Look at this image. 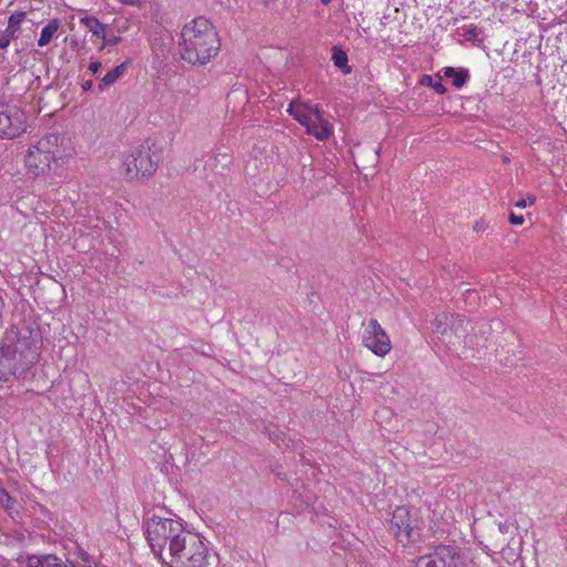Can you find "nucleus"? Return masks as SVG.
I'll return each mask as SVG.
<instances>
[{"label": "nucleus", "instance_id": "f257e3e1", "mask_svg": "<svg viewBox=\"0 0 567 567\" xmlns=\"http://www.w3.org/2000/svg\"><path fill=\"white\" fill-rule=\"evenodd\" d=\"M181 58L193 65H204L220 50L218 33L204 17L195 18L181 32Z\"/></svg>", "mask_w": 567, "mask_h": 567}, {"label": "nucleus", "instance_id": "f03ea898", "mask_svg": "<svg viewBox=\"0 0 567 567\" xmlns=\"http://www.w3.org/2000/svg\"><path fill=\"white\" fill-rule=\"evenodd\" d=\"M64 137L60 134H47L31 145L24 157L27 174L30 177L47 176L63 156L61 145Z\"/></svg>", "mask_w": 567, "mask_h": 567}, {"label": "nucleus", "instance_id": "7ed1b4c3", "mask_svg": "<svg viewBox=\"0 0 567 567\" xmlns=\"http://www.w3.org/2000/svg\"><path fill=\"white\" fill-rule=\"evenodd\" d=\"M189 533L181 520L153 515L146 522L147 542L154 555L161 560L173 551L176 539H183L184 535Z\"/></svg>", "mask_w": 567, "mask_h": 567}, {"label": "nucleus", "instance_id": "20e7f679", "mask_svg": "<svg viewBox=\"0 0 567 567\" xmlns=\"http://www.w3.org/2000/svg\"><path fill=\"white\" fill-rule=\"evenodd\" d=\"M209 550L198 534L189 533L183 539H176L173 551L162 561L171 567H208Z\"/></svg>", "mask_w": 567, "mask_h": 567}, {"label": "nucleus", "instance_id": "39448f33", "mask_svg": "<svg viewBox=\"0 0 567 567\" xmlns=\"http://www.w3.org/2000/svg\"><path fill=\"white\" fill-rule=\"evenodd\" d=\"M1 342L21 354L24 353V359L38 360L42 347L40 326L34 320L21 319L6 330Z\"/></svg>", "mask_w": 567, "mask_h": 567}, {"label": "nucleus", "instance_id": "423d86ee", "mask_svg": "<svg viewBox=\"0 0 567 567\" xmlns=\"http://www.w3.org/2000/svg\"><path fill=\"white\" fill-rule=\"evenodd\" d=\"M38 360L24 359V353H19L12 348L0 346V381L27 380Z\"/></svg>", "mask_w": 567, "mask_h": 567}, {"label": "nucleus", "instance_id": "0eeeda50", "mask_svg": "<svg viewBox=\"0 0 567 567\" xmlns=\"http://www.w3.org/2000/svg\"><path fill=\"white\" fill-rule=\"evenodd\" d=\"M158 166L157 159H153L150 147L140 146L128 154L124 162V173L128 179L135 177H150Z\"/></svg>", "mask_w": 567, "mask_h": 567}, {"label": "nucleus", "instance_id": "6e6552de", "mask_svg": "<svg viewBox=\"0 0 567 567\" xmlns=\"http://www.w3.org/2000/svg\"><path fill=\"white\" fill-rule=\"evenodd\" d=\"M415 567H465V560L458 547L439 545L433 553L419 557Z\"/></svg>", "mask_w": 567, "mask_h": 567}, {"label": "nucleus", "instance_id": "1a4fd4ad", "mask_svg": "<svg viewBox=\"0 0 567 567\" xmlns=\"http://www.w3.org/2000/svg\"><path fill=\"white\" fill-rule=\"evenodd\" d=\"M390 530L400 543H415L420 539V532L414 520L411 518L410 511L405 506H399L392 514L390 520Z\"/></svg>", "mask_w": 567, "mask_h": 567}, {"label": "nucleus", "instance_id": "9d476101", "mask_svg": "<svg viewBox=\"0 0 567 567\" xmlns=\"http://www.w3.org/2000/svg\"><path fill=\"white\" fill-rule=\"evenodd\" d=\"M27 115L14 105H0V137L16 138L25 131Z\"/></svg>", "mask_w": 567, "mask_h": 567}, {"label": "nucleus", "instance_id": "9b49d317", "mask_svg": "<svg viewBox=\"0 0 567 567\" xmlns=\"http://www.w3.org/2000/svg\"><path fill=\"white\" fill-rule=\"evenodd\" d=\"M363 343L374 354L384 357L391 350V341L377 319H370L363 337Z\"/></svg>", "mask_w": 567, "mask_h": 567}, {"label": "nucleus", "instance_id": "f8f14e48", "mask_svg": "<svg viewBox=\"0 0 567 567\" xmlns=\"http://www.w3.org/2000/svg\"><path fill=\"white\" fill-rule=\"evenodd\" d=\"M287 112L306 128L312 123L311 114L308 113V104L306 103L292 101Z\"/></svg>", "mask_w": 567, "mask_h": 567}, {"label": "nucleus", "instance_id": "ddd939ff", "mask_svg": "<svg viewBox=\"0 0 567 567\" xmlns=\"http://www.w3.org/2000/svg\"><path fill=\"white\" fill-rule=\"evenodd\" d=\"M443 72L445 78L452 80V84L456 89L463 87L470 79V72L467 69L447 66L443 69Z\"/></svg>", "mask_w": 567, "mask_h": 567}, {"label": "nucleus", "instance_id": "4468645a", "mask_svg": "<svg viewBox=\"0 0 567 567\" xmlns=\"http://www.w3.org/2000/svg\"><path fill=\"white\" fill-rule=\"evenodd\" d=\"M307 133L313 135L319 141H326L332 134L331 124L323 117L320 122H312L307 127Z\"/></svg>", "mask_w": 567, "mask_h": 567}, {"label": "nucleus", "instance_id": "2eb2a0df", "mask_svg": "<svg viewBox=\"0 0 567 567\" xmlns=\"http://www.w3.org/2000/svg\"><path fill=\"white\" fill-rule=\"evenodd\" d=\"M130 62L125 61L115 68H113L111 71H109L100 81L99 89L103 91L105 87L114 84L120 78L124 75L128 68Z\"/></svg>", "mask_w": 567, "mask_h": 567}, {"label": "nucleus", "instance_id": "dca6fc26", "mask_svg": "<svg viewBox=\"0 0 567 567\" xmlns=\"http://www.w3.org/2000/svg\"><path fill=\"white\" fill-rule=\"evenodd\" d=\"M212 159V169L216 174L224 176L230 172V165L233 163L231 155L227 153H218Z\"/></svg>", "mask_w": 567, "mask_h": 567}, {"label": "nucleus", "instance_id": "f3484780", "mask_svg": "<svg viewBox=\"0 0 567 567\" xmlns=\"http://www.w3.org/2000/svg\"><path fill=\"white\" fill-rule=\"evenodd\" d=\"M80 22L84 24L96 38L105 39L106 25L101 23L96 17L85 16L80 19Z\"/></svg>", "mask_w": 567, "mask_h": 567}, {"label": "nucleus", "instance_id": "a211bd4d", "mask_svg": "<svg viewBox=\"0 0 567 567\" xmlns=\"http://www.w3.org/2000/svg\"><path fill=\"white\" fill-rule=\"evenodd\" d=\"M332 61L333 64L340 69L343 74L351 73V66L348 64V54L340 47L334 45L332 48Z\"/></svg>", "mask_w": 567, "mask_h": 567}, {"label": "nucleus", "instance_id": "6ab92c4d", "mask_svg": "<svg viewBox=\"0 0 567 567\" xmlns=\"http://www.w3.org/2000/svg\"><path fill=\"white\" fill-rule=\"evenodd\" d=\"M59 27L60 21L58 19L50 20L49 23L41 31L40 38L38 40V45L41 48L48 45L51 42L54 33L58 31Z\"/></svg>", "mask_w": 567, "mask_h": 567}, {"label": "nucleus", "instance_id": "aec40b11", "mask_svg": "<svg viewBox=\"0 0 567 567\" xmlns=\"http://www.w3.org/2000/svg\"><path fill=\"white\" fill-rule=\"evenodd\" d=\"M453 319V313L443 312L432 321L433 332L445 336L450 331V322Z\"/></svg>", "mask_w": 567, "mask_h": 567}, {"label": "nucleus", "instance_id": "412c9836", "mask_svg": "<svg viewBox=\"0 0 567 567\" xmlns=\"http://www.w3.org/2000/svg\"><path fill=\"white\" fill-rule=\"evenodd\" d=\"M451 321L450 331L457 338H464L466 336L465 318L453 313Z\"/></svg>", "mask_w": 567, "mask_h": 567}, {"label": "nucleus", "instance_id": "4be33fe9", "mask_svg": "<svg viewBox=\"0 0 567 567\" xmlns=\"http://www.w3.org/2000/svg\"><path fill=\"white\" fill-rule=\"evenodd\" d=\"M25 18V12L19 11L16 13H12L9 17L8 27L6 31L10 33L11 35H14V33L20 29L21 23L23 22Z\"/></svg>", "mask_w": 567, "mask_h": 567}, {"label": "nucleus", "instance_id": "5701e85b", "mask_svg": "<svg viewBox=\"0 0 567 567\" xmlns=\"http://www.w3.org/2000/svg\"><path fill=\"white\" fill-rule=\"evenodd\" d=\"M420 84H422L424 86L433 87L434 91L439 94H444L446 92V87H445V85H443L441 80L434 81L433 78L429 74L422 75V78L420 80Z\"/></svg>", "mask_w": 567, "mask_h": 567}, {"label": "nucleus", "instance_id": "b1692460", "mask_svg": "<svg viewBox=\"0 0 567 567\" xmlns=\"http://www.w3.org/2000/svg\"><path fill=\"white\" fill-rule=\"evenodd\" d=\"M457 33L467 41H477L481 30L476 25H468L457 29Z\"/></svg>", "mask_w": 567, "mask_h": 567}, {"label": "nucleus", "instance_id": "393cba45", "mask_svg": "<svg viewBox=\"0 0 567 567\" xmlns=\"http://www.w3.org/2000/svg\"><path fill=\"white\" fill-rule=\"evenodd\" d=\"M0 504L6 509H13L17 501L8 493L7 489L0 488Z\"/></svg>", "mask_w": 567, "mask_h": 567}, {"label": "nucleus", "instance_id": "a878e982", "mask_svg": "<svg viewBox=\"0 0 567 567\" xmlns=\"http://www.w3.org/2000/svg\"><path fill=\"white\" fill-rule=\"evenodd\" d=\"M308 113L311 114V122H320L323 118V113L318 105L311 106L308 104Z\"/></svg>", "mask_w": 567, "mask_h": 567}, {"label": "nucleus", "instance_id": "bb28decb", "mask_svg": "<svg viewBox=\"0 0 567 567\" xmlns=\"http://www.w3.org/2000/svg\"><path fill=\"white\" fill-rule=\"evenodd\" d=\"M103 45L101 49H103L104 47H114V45H117L118 43H121L122 41V37L120 35H113V37H109L105 39H103Z\"/></svg>", "mask_w": 567, "mask_h": 567}, {"label": "nucleus", "instance_id": "cd10ccee", "mask_svg": "<svg viewBox=\"0 0 567 567\" xmlns=\"http://www.w3.org/2000/svg\"><path fill=\"white\" fill-rule=\"evenodd\" d=\"M12 37L13 35L8 33L7 31H4L3 34H1V37H0V50L6 49L10 44V41H11Z\"/></svg>", "mask_w": 567, "mask_h": 567}, {"label": "nucleus", "instance_id": "c85d7f7f", "mask_svg": "<svg viewBox=\"0 0 567 567\" xmlns=\"http://www.w3.org/2000/svg\"><path fill=\"white\" fill-rule=\"evenodd\" d=\"M509 223L512 225H522L524 223V217L522 215H516L514 213L509 214Z\"/></svg>", "mask_w": 567, "mask_h": 567}, {"label": "nucleus", "instance_id": "c756f323", "mask_svg": "<svg viewBox=\"0 0 567 567\" xmlns=\"http://www.w3.org/2000/svg\"><path fill=\"white\" fill-rule=\"evenodd\" d=\"M487 227V225L485 224L484 219H480L475 223V225L473 226V229L478 233V231H483L485 230Z\"/></svg>", "mask_w": 567, "mask_h": 567}, {"label": "nucleus", "instance_id": "7c9ffc66", "mask_svg": "<svg viewBox=\"0 0 567 567\" xmlns=\"http://www.w3.org/2000/svg\"><path fill=\"white\" fill-rule=\"evenodd\" d=\"M102 68V63L100 61H93L89 65V70L95 74L99 72V70Z\"/></svg>", "mask_w": 567, "mask_h": 567}, {"label": "nucleus", "instance_id": "2f4dec72", "mask_svg": "<svg viewBox=\"0 0 567 567\" xmlns=\"http://www.w3.org/2000/svg\"><path fill=\"white\" fill-rule=\"evenodd\" d=\"M93 87V81L87 80L82 84L83 91H90Z\"/></svg>", "mask_w": 567, "mask_h": 567}, {"label": "nucleus", "instance_id": "473e14b6", "mask_svg": "<svg viewBox=\"0 0 567 567\" xmlns=\"http://www.w3.org/2000/svg\"><path fill=\"white\" fill-rule=\"evenodd\" d=\"M378 161H379V151L378 150H373L372 153H371V162L377 163Z\"/></svg>", "mask_w": 567, "mask_h": 567}, {"label": "nucleus", "instance_id": "72a5a7b5", "mask_svg": "<svg viewBox=\"0 0 567 567\" xmlns=\"http://www.w3.org/2000/svg\"><path fill=\"white\" fill-rule=\"evenodd\" d=\"M124 4L136 6L140 4V0H120Z\"/></svg>", "mask_w": 567, "mask_h": 567}, {"label": "nucleus", "instance_id": "f704fd0d", "mask_svg": "<svg viewBox=\"0 0 567 567\" xmlns=\"http://www.w3.org/2000/svg\"><path fill=\"white\" fill-rule=\"evenodd\" d=\"M515 206H516V207H519V208H525V207H526V199L520 198L519 200H517V202L515 203Z\"/></svg>", "mask_w": 567, "mask_h": 567}, {"label": "nucleus", "instance_id": "c9c22d12", "mask_svg": "<svg viewBox=\"0 0 567 567\" xmlns=\"http://www.w3.org/2000/svg\"><path fill=\"white\" fill-rule=\"evenodd\" d=\"M499 532L505 534L508 532V526L506 524H499Z\"/></svg>", "mask_w": 567, "mask_h": 567}, {"label": "nucleus", "instance_id": "e433bc0d", "mask_svg": "<svg viewBox=\"0 0 567 567\" xmlns=\"http://www.w3.org/2000/svg\"><path fill=\"white\" fill-rule=\"evenodd\" d=\"M527 199H528L529 204H534V203L536 202V196H534V195H528V196H527Z\"/></svg>", "mask_w": 567, "mask_h": 567}, {"label": "nucleus", "instance_id": "4c0bfd02", "mask_svg": "<svg viewBox=\"0 0 567 567\" xmlns=\"http://www.w3.org/2000/svg\"><path fill=\"white\" fill-rule=\"evenodd\" d=\"M331 0H321L322 4L327 6L330 3Z\"/></svg>", "mask_w": 567, "mask_h": 567}, {"label": "nucleus", "instance_id": "58836bf2", "mask_svg": "<svg viewBox=\"0 0 567 567\" xmlns=\"http://www.w3.org/2000/svg\"><path fill=\"white\" fill-rule=\"evenodd\" d=\"M87 556H89L87 554H83V559L87 560Z\"/></svg>", "mask_w": 567, "mask_h": 567}]
</instances>
